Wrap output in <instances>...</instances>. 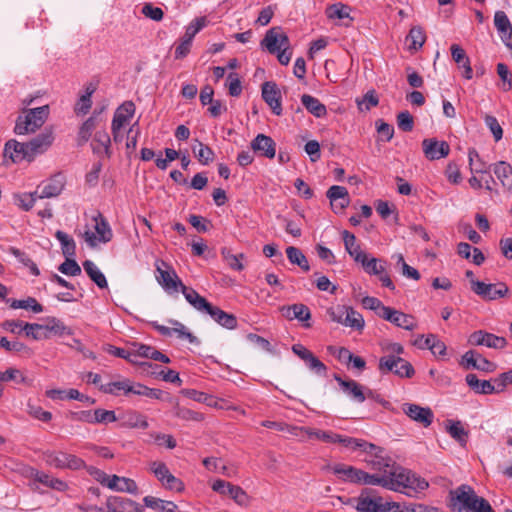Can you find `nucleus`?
<instances>
[{
	"label": "nucleus",
	"instance_id": "1",
	"mask_svg": "<svg viewBox=\"0 0 512 512\" xmlns=\"http://www.w3.org/2000/svg\"><path fill=\"white\" fill-rule=\"evenodd\" d=\"M386 353L379 359L378 369L381 373L386 374L393 372L399 377L411 378L415 371L412 365L400 357L404 352V348L399 343H387L382 347Z\"/></svg>",
	"mask_w": 512,
	"mask_h": 512
},
{
	"label": "nucleus",
	"instance_id": "2",
	"mask_svg": "<svg viewBox=\"0 0 512 512\" xmlns=\"http://www.w3.org/2000/svg\"><path fill=\"white\" fill-rule=\"evenodd\" d=\"M49 114V105L20 110L15 119L13 132L18 136L32 135L45 124Z\"/></svg>",
	"mask_w": 512,
	"mask_h": 512
},
{
	"label": "nucleus",
	"instance_id": "3",
	"mask_svg": "<svg viewBox=\"0 0 512 512\" xmlns=\"http://www.w3.org/2000/svg\"><path fill=\"white\" fill-rule=\"evenodd\" d=\"M186 301L197 311L208 314L216 323L227 329H235L237 319L233 314L226 313L217 306H213L195 290L185 292Z\"/></svg>",
	"mask_w": 512,
	"mask_h": 512
},
{
	"label": "nucleus",
	"instance_id": "4",
	"mask_svg": "<svg viewBox=\"0 0 512 512\" xmlns=\"http://www.w3.org/2000/svg\"><path fill=\"white\" fill-rule=\"evenodd\" d=\"M390 475L392 482L397 486L391 488L392 491L404 492L410 495L411 492H421L428 487V482L425 479L400 466H397L396 470H393Z\"/></svg>",
	"mask_w": 512,
	"mask_h": 512
},
{
	"label": "nucleus",
	"instance_id": "5",
	"mask_svg": "<svg viewBox=\"0 0 512 512\" xmlns=\"http://www.w3.org/2000/svg\"><path fill=\"white\" fill-rule=\"evenodd\" d=\"M155 266L156 280L168 294H174L181 290L185 296L187 290H194L193 288L185 286L176 271L166 262L157 260Z\"/></svg>",
	"mask_w": 512,
	"mask_h": 512
},
{
	"label": "nucleus",
	"instance_id": "6",
	"mask_svg": "<svg viewBox=\"0 0 512 512\" xmlns=\"http://www.w3.org/2000/svg\"><path fill=\"white\" fill-rule=\"evenodd\" d=\"M95 222L94 229L95 232L91 230H86L83 233V238L87 245L91 248L97 247L99 244H106L112 240L113 233L109 223L106 219L98 214L93 217Z\"/></svg>",
	"mask_w": 512,
	"mask_h": 512
},
{
	"label": "nucleus",
	"instance_id": "7",
	"mask_svg": "<svg viewBox=\"0 0 512 512\" xmlns=\"http://www.w3.org/2000/svg\"><path fill=\"white\" fill-rule=\"evenodd\" d=\"M452 509L457 512H471L475 509V505L480 497L475 493L469 485H461L450 492Z\"/></svg>",
	"mask_w": 512,
	"mask_h": 512
},
{
	"label": "nucleus",
	"instance_id": "8",
	"mask_svg": "<svg viewBox=\"0 0 512 512\" xmlns=\"http://www.w3.org/2000/svg\"><path fill=\"white\" fill-rule=\"evenodd\" d=\"M43 457L46 464L57 469L79 470L85 467L81 458L65 452L47 451Z\"/></svg>",
	"mask_w": 512,
	"mask_h": 512
},
{
	"label": "nucleus",
	"instance_id": "9",
	"mask_svg": "<svg viewBox=\"0 0 512 512\" xmlns=\"http://www.w3.org/2000/svg\"><path fill=\"white\" fill-rule=\"evenodd\" d=\"M364 452L367 454L364 461L376 472L389 475V472L396 470L398 466L392 458L384 455V451L380 447L375 446V449L367 448V451Z\"/></svg>",
	"mask_w": 512,
	"mask_h": 512
},
{
	"label": "nucleus",
	"instance_id": "10",
	"mask_svg": "<svg viewBox=\"0 0 512 512\" xmlns=\"http://www.w3.org/2000/svg\"><path fill=\"white\" fill-rule=\"evenodd\" d=\"M151 472L161 482L165 489L181 492L184 489L183 482L171 474L168 467L163 462H152L150 465Z\"/></svg>",
	"mask_w": 512,
	"mask_h": 512
},
{
	"label": "nucleus",
	"instance_id": "11",
	"mask_svg": "<svg viewBox=\"0 0 512 512\" xmlns=\"http://www.w3.org/2000/svg\"><path fill=\"white\" fill-rule=\"evenodd\" d=\"M472 291L484 300L493 301L506 297L509 288L505 283L486 284L482 281H472Z\"/></svg>",
	"mask_w": 512,
	"mask_h": 512
},
{
	"label": "nucleus",
	"instance_id": "12",
	"mask_svg": "<svg viewBox=\"0 0 512 512\" xmlns=\"http://www.w3.org/2000/svg\"><path fill=\"white\" fill-rule=\"evenodd\" d=\"M3 156L4 158H9L13 163H20L22 161L33 162L28 141L8 140L4 146Z\"/></svg>",
	"mask_w": 512,
	"mask_h": 512
},
{
	"label": "nucleus",
	"instance_id": "13",
	"mask_svg": "<svg viewBox=\"0 0 512 512\" xmlns=\"http://www.w3.org/2000/svg\"><path fill=\"white\" fill-rule=\"evenodd\" d=\"M291 349L295 355L304 361L310 371L318 376H325L327 374L326 365L302 344H294Z\"/></svg>",
	"mask_w": 512,
	"mask_h": 512
},
{
	"label": "nucleus",
	"instance_id": "14",
	"mask_svg": "<svg viewBox=\"0 0 512 512\" xmlns=\"http://www.w3.org/2000/svg\"><path fill=\"white\" fill-rule=\"evenodd\" d=\"M461 365L465 369H476L485 373H492L496 370L497 366L495 363L489 361L481 354L469 350L467 351L461 359Z\"/></svg>",
	"mask_w": 512,
	"mask_h": 512
},
{
	"label": "nucleus",
	"instance_id": "15",
	"mask_svg": "<svg viewBox=\"0 0 512 512\" xmlns=\"http://www.w3.org/2000/svg\"><path fill=\"white\" fill-rule=\"evenodd\" d=\"M65 186V177L61 173L53 175L46 181L38 185L36 189L39 199L57 197L61 194Z\"/></svg>",
	"mask_w": 512,
	"mask_h": 512
},
{
	"label": "nucleus",
	"instance_id": "16",
	"mask_svg": "<svg viewBox=\"0 0 512 512\" xmlns=\"http://www.w3.org/2000/svg\"><path fill=\"white\" fill-rule=\"evenodd\" d=\"M55 140L54 132L51 128L44 129L39 135L28 141L29 149L33 161L36 157L46 153Z\"/></svg>",
	"mask_w": 512,
	"mask_h": 512
},
{
	"label": "nucleus",
	"instance_id": "17",
	"mask_svg": "<svg viewBox=\"0 0 512 512\" xmlns=\"http://www.w3.org/2000/svg\"><path fill=\"white\" fill-rule=\"evenodd\" d=\"M382 497L362 492L358 497L349 500L351 505L357 512H380Z\"/></svg>",
	"mask_w": 512,
	"mask_h": 512
},
{
	"label": "nucleus",
	"instance_id": "18",
	"mask_svg": "<svg viewBox=\"0 0 512 512\" xmlns=\"http://www.w3.org/2000/svg\"><path fill=\"white\" fill-rule=\"evenodd\" d=\"M261 45L264 46L269 53L275 54L277 51L289 46V38L280 28L274 27L266 32Z\"/></svg>",
	"mask_w": 512,
	"mask_h": 512
},
{
	"label": "nucleus",
	"instance_id": "19",
	"mask_svg": "<svg viewBox=\"0 0 512 512\" xmlns=\"http://www.w3.org/2000/svg\"><path fill=\"white\" fill-rule=\"evenodd\" d=\"M403 412L413 421L428 427L433 422V412L428 407H421L417 404L405 403L402 406Z\"/></svg>",
	"mask_w": 512,
	"mask_h": 512
},
{
	"label": "nucleus",
	"instance_id": "20",
	"mask_svg": "<svg viewBox=\"0 0 512 512\" xmlns=\"http://www.w3.org/2000/svg\"><path fill=\"white\" fill-rule=\"evenodd\" d=\"M326 196L330 200L331 207L336 213H341L350 204L348 190L343 186H331Z\"/></svg>",
	"mask_w": 512,
	"mask_h": 512
},
{
	"label": "nucleus",
	"instance_id": "21",
	"mask_svg": "<svg viewBox=\"0 0 512 512\" xmlns=\"http://www.w3.org/2000/svg\"><path fill=\"white\" fill-rule=\"evenodd\" d=\"M423 152L429 160H438L446 157L450 147L445 141H438L434 138L424 139L422 142Z\"/></svg>",
	"mask_w": 512,
	"mask_h": 512
},
{
	"label": "nucleus",
	"instance_id": "22",
	"mask_svg": "<svg viewBox=\"0 0 512 512\" xmlns=\"http://www.w3.org/2000/svg\"><path fill=\"white\" fill-rule=\"evenodd\" d=\"M383 319L397 327L412 331L417 327L414 317L391 307L384 309Z\"/></svg>",
	"mask_w": 512,
	"mask_h": 512
},
{
	"label": "nucleus",
	"instance_id": "23",
	"mask_svg": "<svg viewBox=\"0 0 512 512\" xmlns=\"http://www.w3.org/2000/svg\"><path fill=\"white\" fill-rule=\"evenodd\" d=\"M262 97L277 116L282 114L281 94L274 82H265L262 85Z\"/></svg>",
	"mask_w": 512,
	"mask_h": 512
},
{
	"label": "nucleus",
	"instance_id": "24",
	"mask_svg": "<svg viewBox=\"0 0 512 512\" xmlns=\"http://www.w3.org/2000/svg\"><path fill=\"white\" fill-rule=\"evenodd\" d=\"M135 113V105L132 101H126L121 104L115 111L111 130L123 129L129 124Z\"/></svg>",
	"mask_w": 512,
	"mask_h": 512
},
{
	"label": "nucleus",
	"instance_id": "25",
	"mask_svg": "<svg viewBox=\"0 0 512 512\" xmlns=\"http://www.w3.org/2000/svg\"><path fill=\"white\" fill-rule=\"evenodd\" d=\"M335 380L343 392L353 401L357 403H363L366 400L365 390L366 388L360 385L355 380H343L342 378L335 376Z\"/></svg>",
	"mask_w": 512,
	"mask_h": 512
},
{
	"label": "nucleus",
	"instance_id": "26",
	"mask_svg": "<svg viewBox=\"0 0 512 512\" xmlns=\"http://www.w3.org/2000/svg\"><path fill=\"white\" fill-rule=\"evenodd\" d=\"M494 25L504 44L512 49V24L503 11H496L494 15Z\"/></svg>",
	"mask_w": 512,
	"mask_h": 512
},
{
	"label": "nucleus",
	"instance_id": "27",
	"mask_svg": "<svg viewBox=\"0 0 512 512\" xmlns=\"http://www.w3.org/2000/svg\"><path fill=\"white\" fill-rule=\"evenodd\" d=\"M359 481L357 483L367 484V485H377L381 486L385 489L391 490V488H396L395 484L392 482L391 475L382 474L376 472L374 474H369L363 470H360L359 473Z\"/></svg>",
	"mask_w": 512,
	"mask_h": 512
},
{
	"label": "nucleus",
	"instance_id": "28",
	"mask_svg": "<svg viewBox=\"0 0 512 512\" xmlns=\"http://www.w3.org/2000/svg\"><path fill=\"white\" fill-rule=\"evenodd\" d=\"M251 148L254 152L260 153L269 159L274 158L276 149L274 140L264 134H258L251 142Z\"/></svg>",
	"mask_w": 512,
	"mask_h": 512
},
{
	"label": "nucleus",
	"instance_id": "29",
	"mask_svg": "<svg viewBox=\"0 0 512 512\" xmlns=\"http://www.w3.org/2000/svg\"><path fill=\"white\" fill-rule=\"evenodd\" d=\"M27 328L29 329H43L48 332L53 333L57 336H65V335H72L73 331L71 328L67 327L61 320L55 318V317H48L46 319L45 324H34V325H28Z\"/></svg>",
	"mask_w": 512,
	"mask_h": 512
},
{
	"label": "nucleus",
	"instance_id": "30",
	"mask_svg": "<svg viewBox=\"0 0 512 512\" xmlns=\"http://www.w3.org/2000/svg\"><path fill=\"white\" fill-rule=\"evenodd\" d=\"M136 383H132L128 379H123L119 381H111L109 383H106L104 385L100 386L101 391L107 394L112 395H119L120 393H123L125 395L127 394H134L136 393L135 388Z\"/></svg>",
	"mask_w": 512,
	"mask_h": 512
},
{
	"label": "nucleus",
	"instance_id": "31",
	"mask_svg": "<svg viewBox=\"0 0 512 512\" xmlns=\"http://www.w3.org/2000/svg\"><path fill=\"white\" fill-rule=\"evenodd\" d=\"M492 170L500 181L502 187L511 192L512 191V167L505 161H499L492 165Z\"/></svg>",
	"mask_w": 512,
	"mask_h": 512
},
{
	"label": "nucleus",
	"instance_id": "32",
	"mask_svg": "<svg viewBox=\"0 0 512 512\" xmlns=\"http://www.w3.org/2000/svg\"><path fill=\"white\" fill-rule=\"evenodd\" d=\"M106 486L111 490L130 494H136L138 491L137 484L134 480L117 475H112L109 482L106 483Z\"/></svg>",
	"mask_w": 512,
	"mask_h": 512
},
{
	"label": "nucleus",
	"instance_id": "33",
	"mask_svg": "<svg viewBox=\"0 0 512 512\" xmlns=\"http://www.w3.org/2000/svg\"><path fill=\"white\" fill-rule=\"evenodd\" d=\"M282 314L289 320L297 319L301 322H306L311 319L309 308L304 304H293L283 306L281 308Z\"/></svg>",
	"mask_w": 512,
	"mask_h": 512
},
{
	"label": "nucleus",
	"instance_id": "34",
	"mask_svg": "<svg viewBox=\"0 0 512 512\" xmlns=\"http://www.w3.org/2000/svg\"><path fill=\"white\" fill-rule=\"evenodd\" d=\"M465 381L476 394L490 395L496 392L491 381L479 380L475 374L466 375Z\"/></svg>",
	"mask_w": 512,
	"mask_h": 512
},
{
	"label": "nucleus",
	"instance_id": "35",
	"mask_svg": "<svg viewBox=\"0 0 512 512\" xmlns=\"http://www.w3.org/2000/svg\"><path fill=\"white\" fill-rule=\"evenodd\" d=\"M329 437L331 438L327 443H341L345 447H349L352 449L361 448L363 451H367V448L369 449H375V445L372 443H368L356 438L351 437H343L338 434L330 433Z\"/></svg>",
	"mask_w": 512,
	"mask_h": 512
},
{
	"label": "nucleus",
	"instance_id": "36",
	"mask_svg": "<svg viewBox=\"0 0 512 512\" xmlns=\"http://www.w3.org/2000/svg\"><path fill=\"white\" fill-rule=\"evenodd\" d=\"M332 472L343 481L357 483L359 481V473L361 469L346 464H335L331 467Z\"/></svg>",
	"mask_w": 512,
	"mask_h": 512
},
{
	"label": "nucleus",
	"instance_id": "37",
	"mask_svg": "<svg viewBox=\"0 0 512 512\" xmlns=\"http://www.w3.org/2000/svg\"><path fill=\"white\" fill-rule=\"evenodd\" d=\"M110 143V136L106 131L102 130L96 132L91 145L94 153H103L106 157L109 158L111 156Z\"/></svg>",
	"mask_w": 512,
	"mask_h": 512
},
{
	"label": "nucleus",
	"instance_id": "38",
	"mask_svg": "<svg viewBox=\"0 0 512 512\" xmlns=\"http://www.w3.org/2000/svg\"><path fill=\"white\" fill-rule=\"evenodd\" d=\"M342 235H343L345 249L348 252V254L351 257H353V259L356 262H359L360 260L364 259V256L366 254L364 252H362L360 246L356 243L355 235L348 232L347 230L343 231Z\"/></svg>",
	"mask_w": 512,
	"mask_h": 512
},
{
	"label": "nucleus",
	"instance_id": "39",
	"mask_svg": "<svg viewBox=\"0 0 512 512\" xmlns=\"http://www.w3.org/2000/svg\"><path fill=\"white\" fill-rule=\"evenodd\" d=\"M83 268L85 272L88 274L90 279L101 289L107 288L108 283L105 275L99 270V268L95 265L91 260H86L83 262Z\"/></svg>",
	"mask_w": 512,
	"mask_h": 512
},
{
	"label": "nucleus",
	"instance_id": "40",
	"mask_svg": "<svg viewBox=\"0 0 512 512\" xmlns=\"http://www.w3.org/2000/svg\"><path fill=\"white\" fill-rule=\"evenodd\" d=\"M301 102L303 106L317 118L323 117L327 113L325 105L311 95H302Z\"/></svg>",
	"mask_w": 512,
	"mask_h": 512
},
{
	"label": "nucleus",
	"instance_id": "41",
	"mask_svg": "<svg viewBox=\"0 0 512 512\" xmlns=\"http://www.w3.org/2000/svg\"><path fill=\"white\" fill-rule=\"evenodd\" d=\"M143 501L147 507L160 512H176L177 510V505L172 501H165L153 496H146Z\"/></svg>",
	"mask_w": 512,
	"mask_h": 512
},
{
	"label": "nucleus",
	"instance_id": "42",
	"mask_svg": "<svg viewBox=\"0 0 512 512\" xmlns=\"http://www.w3.org/2000/svg\"><path fill=\"white\" fill-rule=\"evenodd\" d=\"M350 11L351 9L348 6L342 3H336L330 5L326 9V15L329 19L348 20V22L344 23L346 26H348L349 22L352 20L350 17Z\"/></svg>",
	"mask_w": 512,
	"mask_h": 512
},
{
	"label": "nucleus",
	"instance_id": "43",
	"mask_svg": "<svg viewBox=\"0 0 512 512\" xmlns=\"http://www.w3.org/2000/svg\"><path fill=\"white\" fill-rule=\"evenodd\" d=\"M343 325L356 330H362L364 328L365 321L359 312L354 310L352 307L347 306V312L345 314Z\"/></svg>",
	"mask_w": 512,
	"mask_h": 512
},
{
	"label": "nucleus",
	"instance_id": "44",
	"mask_svg": "<svg viewBox=\"0 0 512 512\" xmlns=\"http://www.w3.org/2000/svg\"><path fill=\"white\" fill-rule=\"evenodd\" d=\"M197 146L193 147V152L198 161L203 165H208L214 160V152L213 150L204 145L202 142L196 140Z\"/></svg>",
	"mask_w": 512,
	"mask_h": 512
},
{
	"label": "nucleus",
	"instance_id": "45",
	"mask_svg": "<svg viewBox=\"0 0 512 512\" xmlns=\"http://www.w3.org/2000/svg\"><path fill=\"white\" fill-rule=\"evenodd\" d=\"M364 270L371 275H381L385 272V265L384 263L377 259V258H370L368 259L367 255L364 256V259L359 261Z\"/></svg>",
	"mask_w": 512,
	"mask_h": 512
},
{
	"label": "nucleus",
	"instance_id": "46",
	"mask_svg": "<svg viewBox=\"0 0 512 512\" xmlns=\"http://www.w3.org/2000/svg\"><path fill=\"white\" fill-rule=\"evenodd\" d=\"M55 237L61 244V249L66 257H71L75 254L76 245L74 240L63 231H56Z\"/></svg>",
	"mask_w": 512,
	"mask_h": 512
},
{
	"label": "nucleus",
	"instance_id": "47",
	"mask_svg": "<svg viewBox=\"0 0 512 512\" xmlns=\"http://www.w3.org/2000/svg\"><path fill=\"white\" fill-rule=\"evenodd\" d=\"M469 166L472 173H486L492 167L488 166L480 159L478 152L475 149H470L468 152Z\"/></svg>",
	"mask_w": 512,
	"mask_h": 512
},
{
	"label": "nucleus",
	"instance_id": "48",
	"mask_svg": "<svg viewBox=\"0 0 512 512\" xmlns=\"http://www.w3.org/2000/svg\"><path fill=\"white\" fill-rule=\"evenodd\" d=\"M286 254L292 264L300 266L304 271H309L307 258L298 248L290 246L286 249Z\"/></svg>",
	"mask_w": 512,
	"mask_h": 512
},
{
	"label": "nucleus",
	"instance_id": "49",
	"mask_svg": "<svg viewBox=\"0 0 512 512\" xmlns=\"http://www.w3.org/2000/svg\"><path fill=\"white\" fill-rule=\"evenodd\" d=\"M221 253L225 262L231 269L236 271H242L244 269V265L242 263V260L245 258L244 254H232L227 248H223Z\"/></svg>",
	"mask_w": 512,
	"mask_h": 512
},
{
	"label": "nucleus",
	"instance_id": "50",
	"mask_svg": "<svg viewBox=\"0 0 512 512\" xmlns=\"http://www.w3.org/2000/svg\"><path fill=\"white\" fill-rule=\"evenodd\" d=\"M10 307L13 309H31L34 313H41L43 311L42 305L32 297L23 300H12Z\"/></svg>",
	"mask_w": 512,
	"mask_h": 512
},
{
	"label": "nucleus",
	"instance_id": "51",
	"mask_svg": "<svg viewBox=\"0 0 512 512\" xmlns=\"http://www.w3.org/2000/svg\"><path fill=\"white\" fill-rule=\"evenodd\" d=\"M207 19L205 17H200L194 19L187 27L184 36L182 39L192 43L195 35L206 26Z\"/></svg>",
	"mask_w": 512,
	"mask_h": 512
},
{
	"label": "nucleus",
	"instance_id": "52",
	"mask_svg": "<svg viewBox=\"0 0 512 512\" xmlns=\"http://www.w3.org/2000/svg\"><path fill=\"white\" fill-rule=\"evenodd\" d=\"M95 127H96V118H95V116H91L81 125V127L79 129V132H78L79 144H84L90 139Z\"/></svg>",
	"mask_w": 512,
	"mask_h": 512
},
{
	"label": "nucleus",
	"instance_id": "53",
	"mask_svg": "<svg viewBox=\"0 0 512 512\" xmlns=\"http://www.w3.org/2000/svg\"><path fill=\"white\" fill-rule=\"evenodd\" d=\"M407 40L411 41L410 49L418 50L425 43L426 36L423 29L419 26L411 28Z\"/></svg>",
	"mask_w": 512,
	"mask_h": 512
},
{
	"label": "nucleus",
	"instance_id": "54",
	"mask_svg": "<svg viewBox=\"0 0 512 512\" xmlns=\"http://www.w3.org/2000/svg\"><path fill=\"white\" fill-rule=\"evenodd\" d=\"M37 197L36 190L32 193H23L15 195V204L23 209L29 211L35 204Z\"/></svg>",
	"mask_w": 512,
	"mask_h": 512
},
{
	"label": "nucleus",
	"instance_id": "55",
	"mask_svg": "<svg viewBox=\"0 0 512 512\" xmlns=\"http://www.w3.org/2000/svg\"><path fill=\"white\" fill-rule=\"evenodd\" d=\"M447 431L452 438L458 441L460 444H464L467 438V431L464 429L463 425L458 422H449L447 426Z\"/></svg>",
	"mask_w": 512,
	"mask_h": 512
},
{
	"label": "nucleus",
	"instance_id": "56",
	"mask_svg": "<svg viewBox=\"0 0 512 512\" xmlns=\"http://www.w3.org/2000/svg\"><path fill=\"white\" fill-rule=\"evenodd\" d=\"M94 91L95 88H92L91 91H87V93L80 97L74 108V111L77 115H85L89 112L92 106L91 96Z\"/></svg>",
	"mask_w": 512,
	"mask_h": 512
},
{
	"label": "nucleus",
	"instance_id": "57",
	"mask_svg": "<svg viewBox=\"0 0 512 512\" xmlns=\"http://www.w3.org/2000/svg\"><path fill=\"white\" fill-rule=\"evenodd\" d=\"M362 305L365 309L375 311L381 318H383L384 309H388V306L383 305L378 298L371 296L364 297L362 299Z\"/></svg>",
	"mask_w": 512,
	"mask_h": 512
},
{
	"label": "nucleus",
	"instance_id": "58",
	"mask_svg": "<svg viewBox=\"0 0 512 512\" xmlns=\"http://www.w3.org/2000/svg\"><path fill=\"white\" fill-rule=\"evenodd\" d=\"M126 425L130 428H148L149 424L144 415L139 412H130L127 414Z\"/></svg>",
	"mask_w": 512,
	"mask_h": 512
},
{
	"label": "nucleus",
	"instance_id": "59",
	"mask_svg": "<svg viewBox=\"0 0 512 512\" xmlns=\"http://www.w3.org/2000/svg\"><path fill=\"white\" fill-rule=\"evenodd\" d=\"M0 347L8 352L30 353V349L19 341H9L6 337L0 338Z\"/></svg>",
	"mask_w": 512,
	"mask_h": 512
},
{
	"label": "nucleus",
	"instance_id": "60",
	"mask_svg": "<svg viewBox=\"0 0 512 512\" xmlns=\"http://www.w3.org/2000/svg\"><path fill=\"white\" fill-rule=\"evenodd\" d=\"M226 495L231 497L239 505H246L248 503V496L240 486L231 484Z\"/></svg>",
	"mask_w": 512,
	"mask_h": 512
},
{
	"label": "nucleus",
	"instance_id": "61",
	"mask_svg": "<svg viewBox=\"0 0 512 512\" xmlns=\"http://www.w3.org/2000/svg\"><path fill=\"white\" fill-rule=\"evenodd\" d=\"M58 270L68 276H78L81 274V268L73 259H67L58 267Z\"/></svg>",
	"mask_w": 512,
	"mask_h": 512
},
{
	"label": "nucleus",
	"instance_id": "62",
	"mask_svg": "<svg viewBox=\"0 0 512 512\" xmlns=\"http://www.w3.org/2000/svg\"><path fill=\"white\" fill-rule=\"evenodd\" d=\"M95 423H112L117 420L115 412L112 410L96 409L93 413Z\"/></svg>",
	"mask_w": 512,
	"mask_h": 512
},
{
	"label": "nucleus",
	"instance_id": "63",
	"mask_svg": "<svg viewBox=\"0 0 512 512\" xmlns=\"http://www.w3.org/2000/svg\"><path fill=\"white\" fill-rule=\"evenodd\" d=\"M397 125L404 132L412 131L414 121L412 115L408 111H402L397 116Z\"/></svg>",
	"mask_w": 512,
	"mask_h": 512
},
{
	"label": "nucleus",
	"instance_id": "64",
	"mask_svg": "<svg viewBox=\"0 0 512 512\" xmlns=\"http://www.w3.org/2000/svg\"><path fill=\"white\" fill-rule=\"evenodd\" d=\"M380 512H415V510L396 502H388L382 498Z\"/></svg>",
	"mask_w": 512,
	"mask_h": 512
}]
</instances>
